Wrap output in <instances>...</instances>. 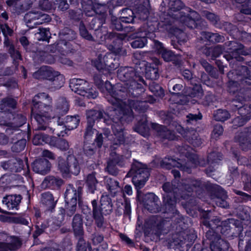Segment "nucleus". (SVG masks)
Wrapping results in <instances>:
<instances>
[{
	"label": "nucleus",
	"mask_w": 251,
	"mask_h": 251,
	"mask_svg": "<svg viewBox=\"0 0 251 251\" xmlns=\"http://www.w3.org/2000/svg\"><path fill=\"white\" fill-rule=\"evenodd\" d=\"M46 100L51 102L52 99L49 94L44 92L37 94L32 100L31 117L37 122V129L39 130H46L50 120L53 119L56 122L58 117L62 118L70 108L69 102L65 98L57 100L53 111L50 105L43 102Z\"/></svg>",
	"instance_id": "obj_1"
},
{
	"label": "nucleus",
	"mask_w": 251,
	"mask_h": 251,
	"mask_svg": "<svg viewBox=\"0 0 251 251\" xmlns=\"http://www.w3.org/2000/svg\"><path fill=\"white\" fill-rule=\"evenodd\" d=\"M83 187L80 184H69L66 186L64 194L65 207L59 208L58 218L60 222L64 221L65 217L70 218L75 213L77 209V204L81 203L83 199Z\"/></svg>",
	"instance_id": "obj_2"
},
{
	"label": "nucleus",
	"mask_w": 251,
	"mask_h": 251,
	"mask_svg": "<svg viewBox=\"0 0 251 251\" xmlns=\"http://www.w3.org/2000/svg\"><path fill=\"white\" fill-rule=\"evenodd\" d=\"M32 76L36 79L46 81L48 89L51 91L59 89L64 83L65 78L63 75L48 66L41 67L33 73Z\"/></svg>",
	"instance_id": "obj_3"
},
{
	"label": "nucleus",
	"mask_w": 251,
	"mask_h": 251,
	"mask_svg": "<svg viewBox=\"0 0 251 251\" xmlns=\"http://www.w3.org/2000/svg\"><path fill=\"white\" fill-rule=\"evenodd\" d=\"M100 205L98 206L96 200L92 201L93 207V218L96 224L99 227H101L103 224L104 216L110 215V196L109 195L102 194L100 199Z\"/></svg>",
	"instance_id": "obj_4"
},
{
	"label": "nucleus",
	"mask_w": 251,
	"mask_h": 251,
	"mask_svg": "<svg viewBox=\"0 0 251 251\" xmlns=\"http://www.w3.org/2000/svg\"><path fill=\"white\" fill-rule=\"evenodd\" d=\"M86 116L87 126L84 135L85 140H88L91 138L95 131L97 133H99L98 130L93 128L96 121L99 122L102 119L104 122L107 121L106 124L109 125L107 122L110 118V115L106 114L103 111L91 109L86 112Z\"/></svg>",
	"instance_id": "obj_5"
},
{
	"label": "nucleus",
	"mask_w": 251,
	"mask_h": 251,
	"mask_svg": "<svg viewBox=\"0 0 251 251\" xmlns=\"http://www.w3.org/2000/svg\"><path fill=\"white\" fill-rule=\"evenodd\" d=\"M94 17L91 20L90 25L91 28L96 31L100 33V38L104 40L110 39V32L108 31L107 28L103 26L105 24L107 17L106 9L95 14Z\"/></svg>",
	"instance_id": "obj_6"
},
{
	"label": "nucleus",
	"mask_w": 251,
	"mask_h": 251,
	"mask_svg": "<svg viewBox=\"0 0 251 251\" xmlns=\"http://www.w3.org/2000/svg\"><path fill=\"white\" fill-rule=\"evenodd\" d=\"M59 37L60 40L55 43L53 45L55 46V52L57 50L61 54L64 53V50L62 45L68 48L69 50H72V48L69 46L70 45V41H73L76 38L75 32L69 27H64L59 33Z\"/></svg>",
	"instance_id": "obj_7"
},
{
	"label": "nucleus",
	"mask_w": 251,
	"mask_h": 251,
	"mask_svg": "<svg viewBox=\"0 0 251 251\" xmlns=\"http://www.w3.org/2000/svg\"><path fill=\"white\" fill-rule=\"evenodd\" d=\"M109 2L110 0H107L106 4L99 0H94V1L92 0H82L81 5L86 16L93 17L95 14L105 10L106 6L108 8Z\"/></svg>",
	"instance_id": "obj_8"
},
{
	"label": "nucleus",
	"mask_w": 251,
	"mask_h": 251,
	"mask_svg": "<svg viewBox=\"0 0 251 251\" xmlns=\"http://www.w3.org/2000/svg\"><path fill=\"white\" fill-rule=\"evenodd\" d=\"M28 169V158H25V160L19 157H13L7 161L1 163V167L6 171L12 173H19L25 169Z\"/></svg>",
	"instance_id": "obj_9"
},
{
	"label": "nucleus",
	"mask_w": 251,
	"mask_h": 251,
	"mask_svg": "<svg viewBox=\"0 0 251 251\" xmlns=\"http://www.w3.org/2000/svg\"><path fill=\"white\" fill-rule=\"evenodd\" d=\"M103 142L104 138L102 133L98 132L93 143L84 142L83 148L84 155L88 159L94 158L96 152L102 147Z\"/></svg>",
	"instance_id": "obj_10"
},
{
	"label": "nucleus",
	"mask_w": 251,
	"mask_h": 251,
	"mask_svg": "<svg viewBox=\"0 0 251 251\" xmlns=\"http://www.w3.org/2000/svg\"><path fill=\"white\" fill-rule=\"evenodd\" d=\"M145 102H138L131 100L129 102L128 105H126L123 102L118 101V106L115 110H117L120 114H122L123 116L121 117L122 119L126 118V117H132V108L137 109L138 110H142L141 108L138 106H142L145 105Z\"/></svg>",
	"instance_id": "obj_11"
},
{
	"label": "nucleus",
	"mask_w": 251,
	"mask_h": 251,
	"mask_svg": "<svg viewBox=\"0 0 251 251\" xmlns=\"http://www.w3.org/2000/svg\"><path fill=\"white\" fill-rule=\"evenodd\" d=\"M139 167L138 169H135V164L132 166V170L136 173L132 178V182L137 189H140L143 187L146 182L147 181L149 176V172L147 169L141 168L142 165L139 163L137 164Z\"/></svg>",
	"instance_id": "obj_12"
},
{
	"label": "nucleus",
	"mask_w": 251,
	"mask_h": 251,
	"mask_svg": "<svg viewBox=\"0 0 251 251\" xmlns=\"http://www.w3.org/2000/svg\"><path fill=\"white\" fill-rule=\"evenodd\" d=\"M26 145V140L25 138V133L19 131L11 139V151L14 155H18L24 151Z\"/></svg>",
	"instance_id": "obj_13"
},
{
	"label": "nucleus",
	"mask_w": 251,
	"mask_h": 251,
	"mask_svg": "<svg viewBox=\"0 0 251 251\" xmlns=\"http://www.w3.org/2000/svg\"><path fill=\"white\" fill-rule=\"evenodd\" d=\"M7 116V119L10 121L7 126L13 127L18 132L22 131L19 130V128L25 124L26 117L23 114L12 112L10 110H8Z\"/></svg>",
	"instance_id": "obj_14"
},
{
	"label": "nucleus",
	"mask_w": 251,
	"mask_h": 251,
	"mask_svg": "<svg viewBox=\"0 0 251 251\" xmlns=\"http://www.w3.org/2000/svg\"><path fill=\"white\" fill-rule=\"evenodd\" d=\"M31 167L34 172L46 175L50 171L51 164L45 158H39L32 163Z\"/></svg>",
	"instance_id": "obj_15"
},
{
	"label": "nucleus",
	"mask_w": 251,
	"mask_h": 251,
	"mask_svg": "<svg viewBox=\"0 0 251 251\" xmlns=\"http://www.w3.org/2000/svg\"><path fill=\"white\" fill-rule=\"evenodd\" d=\"M80 118L78 115H67L65 118L58 117L56 123L58 126H63L65 130H72L78 126Z\"/></svg>",
	"instance_id": "obj_16"
},
{
	"label": "nucleus",
	"mask_w": 251,
	"mask_h": 251,
	"mask_svg": "<svg viewBox=\"0 0 251 251\" xmlns=\"http://www.w3.org/2000/svg\"><path fill=\"white\" fill-rule=\"evenodd\" d=\"M56 165L57 170L64 178L71 177V165H70V160L67 159V157L66 159L61 156L58 157L56 161Z\"/></svg>",
	"instance_id": "obj_17"
},
{
	"label": "nucleus",
	"mask_w": 251,
	"mask_h": 251,
	"mask_svg": "<svg viewBox=\"0 0 251 251\" xmlns=\"http://www.w3.org/2000/svg\"><path fill=\"white\" fill-rule=\"evenodd\" d=\"M57 201V200H54V197L50 192H44L41 194V202L47 212H54Z\"/></svg>",
	"instance_id": "obj_18"
},
{
	"label": "nucleus",
	"mask_w": 251,
	"mask_h": 251,
	"mask_svg": "<svg viewBox=\"0 0 251 251\" xmlns=\"http://www.w3.org/2000/svg\"><path fill=\"white\" fill-rule=\"evenodd\" d=\"M88 81L79 78H73L70 81L69 86L72 91L75 93L83 96L86 95V92L88 86H89Z\"/></svg>",
	"instance_id": "obj_19"
},
{
	"label": "nucleus",
	"mask_w": 251,
	"mask_h": 251,
	"mask_svg": "<svg viewBox=\"0 0 251 251\" xmlns=\"http://www.w3.org/2000/svg\"><path fill=\"white\" fill-rule=\"evenodd\" d=\"M22 200L21 195H9L4 197L2 202L5 204L8 210H18L20 203Z\"/></svg>",
	"instance_id": "obj_20"
},
{
	"label": "nucleus",
	"mask_w": 251,
	"mask_h": 251,
	"mask_svg": "<svg viewBox=\"0 0 251 251\" xmlns=\"http://www.w3.org/2000/svg\"><path fill=\"white\" fill-rule=\"evenodd\" d=\"M55 129L52 131V133L57 135L58 137L52 136L50 140V145L62 151H66L69 149V144L68 142L63 138L59 137L61 136V133H56L54 132ZM62 132V131H61Z\"/></svg>",
	"instance_id": "obj_21"
},
{
	"label": "nucleus",
	"mask_w": 251,
	"mask_h": 251,
	"mask_svg": "<svg viewBox=\"0 0 251 251\" xmlns=\"http://www.w3.org/2000/svg\"><path fill=\"white\" fill-rule=\"evenodd\" d=\"M63 180L52 176H48L45 177L41 185L44 188L55 189L59 188L63 184Z\"/></svg>",
	"instance_id": "obj_22"
},
{
	"label": "nucleus",
	"mask_w": 251,
	"mask_h": 251,
	"mask_svg": "<svg viewBox=\"0 0 251 251\" xmlns=\"http://www.w3.org/2000/svg\"><path fill=\"white\" fill-rule=\"evenodd\" d=\"M72 228L75 237H83L84 235L83 221L82 216L76 214L73 219Z\"/></svg>",
	"instance_id": "obj_23"
},
{
	"label": "nucleus",
	"mask_w": 251,
	"mask_h": 251,
	"mask_svg": "<svg viewBox=\"0 0 251 251\" xmlns=\"http://www.w3.org/2000/svg\"><path fill=\"white\" fill-rule=\"evenodd\" d=\"M102 55L100 54L97 58L92 60V64L100 73L104 75H110V65H108L104 61H102Z\"/></svg>",
	"instance_id": "obj_24"
},
{
	"label": "nucleus",
	"mask_w": 251,
	"mask_h": 251,
	"mask_svg": "<svg viewBox=\"0 0 251 251\" xmlns=\"http://www.w3.org/2000/svg\"><path fill=\"white\" fill-rule=\"evenodd\" d=\"M154 48L155 50L159 54H161L162 58L166 61H170L173 58V52L167 49H165L162 43L158 42V41H153Z\"/></svg>",
	"instance_id": "obj_25"
},
{
	"label": "nucleus",
	"mask_w": 251,
	"mask_h": 251,
	"mask_svg": "<svg viewBox=\"0 0 251 251\" xmlns=\"http://www.w3.org/2000/svg\"><path fill=\"white\" fill-rule=\"evenodd\" d=\"M199 14L195 11H191L188 16H182L180 21L187 26L193 28L196 25V21L198 20Z\"/></svg>",
	"instance_id": "obj_26"
},
{
	"label": "nucleus",
	"mask_w": 251,
	"mask_h": 251,
	"mask_svg": "<svg viewBox=\"0 0 251 251\" xmlns=\"http://www.w3.org/2000/svg\"><path fill=\"white\" fill-rule=\"evenodd\" d=\"M86 185L87 191L91 194H94L96 190L98 181L96 177V172H92L88 175L86 179Z\"/></svg>",
	"instance_id": "obj_27"
},
{
	"label": "nucleus",
	"mask_w": 251,
	"mask_h": 251,
	"mask_svg": "<svg viewBox=\"0 0 251 251\" xmlns=\"http://www.w3.org/2000/svg\"><path fill=\"white\" fill-rule=\"evenodd\" d=\"M51 136H49L43 132H40L35 134L33 138L32 142L35 145H41L44 144H49L50 145V138Z\"/></svg>",
	"instance_id": "obj_28"
},
{
	"label": "nucleus",
	"mask_w": 251,
	"mask_h": 251,
	"mask_svg": "<svg viewBox=\"0 0 251 251\" xmlns=\"http://www.w3.org/2000/svg\"><path fill=\"white\" fill-rule=\"evenodd\" d=\"M17 100L11 97H7L2 99L0 102V109L7 112V108L14 109L17 107Z\"/></svg>",
	"instance_id": "obj_29"
},
{
	"label": "nucleus",
	"mask_w": 251,
	"mask_h": 251,
	"mask_svg": "<svg viewBox=\"0 0 251 251\" xmlns=\"http://www.w3.org/2000/svg\"><path fill=\"white\" fill-rule=\"evenodd\" d=\"M67 159L70 160V163H73V171H71L72 174L75 176L78 175L80 171V168L77 158L73 154V150L72 149L69 150Z\"/></svg>",
	"instance_id": "obj_30"
},
{
	"label": "nucleus",
	"mask_w": 251,
	"mask_h": 251,
	"mask_svg": "<svg viewBox=\"0 0 251 251\" xmlns=\"http://www.w3.org/2000/svg\"><path fill=\"white\" fill-rule=\"evenodd\" d=\"M176 131L181 134L183 136L186 137L187 140H188L190 142H191L194 146H198V145L197 144L196 142H195L194 139V137H192L190 139V136L193 135L194 136V138L197 137V133L196 131L194 130H185L183 127H182L180 126H178L176 127Z\"/></svg>",
	"instance_id": "obj_31"
},
{
	"label": "nucleus",
	"mask_w": 251,
	"mask_h": 251,
	"mask_svg": "<svg viewBox=\"0 0 251 251\" xmlns=\"http://www.w3.org/2000/svg\"><path fill=\"white\" fill-rule=\"evenodd\" d=\"M95 84L97 86L98 89L103 93H106V95H110V81L106 80L104 84L103 81L99 78H94Z\"/></svg>",
	"instance_id": "obj_32"
},
{
	"label": "nucleus",
	"mask_w": 251,
	"mask_h": 251,
	"mask_svg": "<svg viewBox=\"0 0 251 251\" xmlns=\"http://www.w3.org/2000/svg\"><path fill=\"white\" fill-rule=\"evenodd\" d=\"M134 13L133 11L129 9H125L121 11V16L120 20L125 23H131L134 20Z\"/></svg>",
	"instance_id": "obj_33"
},
{
	"label": "nucleus",
	"mask_w": 251,
	"mask_h": 251,
	"mask_svg": "<svg viewBox=\"0 0 251 251\" xmlns=\"http://www.w3.org/2000/svg\"><path fill=\"white\" fill-rule=\"evenodd\" d=\"M22 243L20 239L13 236L11 237V240L9 243H6L7 251H16L21 248Z\"/></svg>",
	"instance_id": "obj_34"
},
{
	"label": "nucleus",
	"mask_w": 251,
	"mask_h": 251,
	"mask_svg": "<svg viewBox=\"0 0 251 251\" xmlns=\"http://www.w3.org/2000/svg\"><path fill=\"white\" fill-rule=\"evenodd\" d=\"M78 237L79 239L76 246V251H91V244L88 242H86L83 237Z\"/></svg>",
	"instance_id": "obj_35"
},
{
	"label": "nucleus",
	"mask_w": 251,
	"mask_h": 251,
	"mask_svg": "<svg viewBox=\"0 0 251 251\" xmlns=\"http://www.w3.org/2000/svg\"><path fill=\"white\" fill-rule=\"evenodd\" d=\"M21 0H6V4L8 7H13L17 13H21L24 9V5L20 2Z\"/></svg>",
	"instance_id": "obj_36"
},
{
	"label": "nucleus",
	"mask_w": 251,
	"mask_h": 251,
	"mask_svg": "<svg viewBox=\"0 0 251 251\" xmlns=\"http://www.w3.org/2000/svg\"><path fill=\"white\" fill-rule=\"evenodd\" d=\"M79 30L80 36L84 39L88 41H93V37L91 34L89 33V31L85 27L83 21H80L79 25Z\"/></svg>",
	"instance_id": "obj_37"
},
{
	"label": "nucleus",
	"mask_w": 251,
	"mask_h": 251,
	"mask_svg": "<svg viewBox=\"0 0 251 251\" xmlns=\"http://www.w3.org/2000/svg\"><path fill=\"white\" fill-rule=\"evenodd\" d=\"M236 2L242 3L240 8L241 12L251 15V0L243 2L242 0H236Z\"/></svg>",
	"instance_id": "obj_38"
},
{
	"label": "nucleus",
	"mask_w": 251,
	"mask_h": 251,
	"mask_svg": "<svg viewBox=\"0 0 251 251\" xmlns=\"http://www.w3.org/2000/svg\"><path fill=\"white\" fill-rule=\"evenodd\" d=\"M214 118L217 121H224L229 117V114L226 110L219 109L214 114Z\"/></svg>",
	"instance_id": "obj_39"
},
{
	"label": "nucleus",
	"mask_w": 251,
	"mask_h": 251,
	"mask_svg": "<svg viewBox=\"0 0 251 251\" xmlns=\"http://www.w3.org/2000/svg\"><path fill=\"white\" fill-rule=\"evenodd\" d=\"M148 198L152 199L153 200L152 201H151V205L153 207V208H151L150 207H147V209L151 212L155 213L159 211L158 206L157 204L156 203L157 201L158 200V198L153 193H149L148 194Z\"/></svg>",
	"instance_id": "obj_40"
},
{
	"label": "nucleus",
	"mask_w": 251,
	"mask_h": 251,
	"mask_svg": "<svg viewBox=\"0 0 251 251\" xmlns=\"http://www.w3.org/2000/svg\"><path fill=\"white\" fill-rule=\"evenodd\" d=\"M147 39L144 36L136 39L134 41L131 43V45L133 48H141L145 46L147 43Z\"/></svg>",
	"instance_id": "obj_41"
},
{
	"label": "nucleus",
	"mask_w": 251,
	"mask_h": 251,
	"mask_svg": "<svg viewBox=\"0 0 251 251\" xmlns=\"http://www.w3.org/2000/svg\"><path fill=\"white\" fill-rule=\"evenodd\" d=\"M190 97L196 98L198 99H201L203 95V92L201 86L200 85L196 84L193 88V92L188 93Z\"/></svg>",
	"instance_id": "obj_42"
},
{
	"label": "nucleus",
	"mask_w": 251,
	"mask_h": 251,
	"mask_svg": "<svg viewBox=\"0 0 251 251\" xmlns=\"http://www.w3.org/2000/svg\"><path fill=\"white\" fill-rule=\"evenodd\" d=\"M113 132H115V129H113ZM114 136L116 140L114 139L113 144L116 146H118L121 144L124 141V134L121 128L117 129L116 133H114Z\"/></svg>",
	"instance_id": "obj_43"
},
{
	"label": "nucleus",
	"mask_w": 251,
	"mask_h": 251,
	"mask_svg": "<svg viewBox=\"0 0 251 251\" xmlns=\"http://www.w3.org/2000/svg\"><path fill=\"white\" fill-rule=\"evenodd\" d=\"M54 4L55 8H57L62 11L67 10L69 7L67 0H55Z\"/></svg>",
	"instance_id": "obj_44"
},
{
	"label": "nucleus",
	"mask_w": 251,
	"mask_h": 251,
	"mask_svg": "<svg viewBox=\"0 0 251 251\" xmlns=\"http://www.w3.org/2000/svg\"><path fill=\"white\" fill-rule=\"evenodd\" d=\"M186 157L189 159V164H193L194 167L196 166L197 165L201 164L199 162L198 156L194 153H189L188 152H183Z\"/></svg>",
	"instance_id": "obj_45"
},
{
	"label": "nucleus",
	"mask_w": 251,
	"mask_h": 251,
	"mask_svg": "<svg viewBox=\"0 0 251 251\" xmlns=\"http://www.w3.org/2000/svg\"><path fill=\"white\" fill-rule=\"evenodd\" d=\"M3 35L4 36L3 44L4 47L7 49L8 52L9 51L10 52L14 51L15 46L12 41L9 39L8 37H7V36L5 35L4 31H3Z\"/></svg>",
	"instance_id": "obj_46"
},
{
	"label": "nucleus",
	"mask_w": 251,
	"mask_h": 251,
	"mask_svg": "<svg viewBox=\"0 0 251 251\" xmlns=\"http://www.w3.org/2000/svg\"><path fill=\"white\" fill-rule=\"evenodd\" d=\"M86 90V95H84L83 97H86L89 99H95L98 95V93L95 90L93 89L89 85Z\"/></svg>",
	"instance_id": "obj_47"
},
{
	"label": "nucleus",
	"mask_w": 251,
	"mask_h": 251,
	"mask_svg": "<svg viewBox=\"0 0 251 251\" xmlns=\"http://www.w3.org/2000/svg\"><path fill=\"white\" fill-rule=\"evenodd\" d=\"M40 34L41 35V39L44 41H48L50 38V32L49 29L42 28L40 29Z\"/></svg>",
	"instance_id": "obj_48"
},
{
	"label": "nucleus",
	"mask_w": 251,
	"mask_h": 251,
	"mask_svg": "<svg viewBox=\"0 0 251 251\" xmlns=\"http://www.w3.org/2000/svg\"><path fill=\"white\" fill-rule=\"evenodd\" d=\"M78 207L81 212L85 215L91 213V208L84 202L83 199L81 200V204L79 205L78 204Z\"/></svg>",
	"instance_id": "obj_49"
},
{
	"label": "nucleus",
	"mask_w": 251,
	"mask_h": 251,
	"mask_svg": "<svg viewBox=\"0 0 251 251\" xmlns=\"http://www.w3.org/2000/svg\"><path fill=\"white\" fill-rule=\"evenodd\" d=\"M12 221L13 223L17 224H21L25 226H28L29 224L28 220L21 216L13 217Z\"/></svg>",
	"instance_id": "obj_50"
},
{
	"label": "nucleus",
	"mask_w": 251,
	"mask_h": 251,
	"mask_svg": "<svg viewBox=\"0 0 251 251\" xmlns=\"http://www.w3.org/2000/svg\"><path fill=\"white\" fill-rule=\"evenodd\" d=\"M8 53L10 54L11 58H13V61L14 62L15 64H16V62L17 60H22V57L21 54V53L19 51L16 50L15 48H14V50L13 52H10L9 51Z\"/></svg>",
	"instance_id": "obj_51"
},
{
	"label": "nucleus",
	"mask_w": 251,
	"mask_h": 251,
	"mask_svg": "<svg viewBox=\"0 0 251 251\" xmlns=\"http://www.w3.org/2000/svg\"><path fill=\"white\" fill-rule=\"evenodd\" d=\"M69 18L76 22H78L81 19V15L74 10H70L69 11Z\"/></svg>",
	"instance_id": "obj_52"
},
{
	"label": "nucleus",
	"mask_w": 251,
	"mask_h": 251,
	"mask_svg": "<svg viewBox=\"0 0 251 251\" xmlns=\"http://www.w3.org/2000/svg\"><path fill=\"white\" fill-rule=\"evenodd\" d=\"M39 5L43 10H49L51 8V4L49 0H40Z\"/></svg>",
	"instance_id": "obj_53"
},
{
	"label": "nucleus",
	"mask_w": 251,
	"mask_h": 251,
	"mask_svg": "<svg viewBox=\"0 0 251 251\" xmlns=\"http://www.w3.org/2000/svg\"><path fill=\"white\" fill-rule=\"evenodd\" d=\"M202 117L201 114L198 115L189 114L187 116V121L189 123L194 124L198 120H200Z\"/></svg>",
	"instance_id": "obj_54"
},
{
	"label": "nucleus",
	"mask_w": 251,
	"mask_h": 251,
	"mask_svg": "<svg viewBox=\"0 0 251 251\" xmlns=\"http://www.w3.org/2000/svg\"><path fill=\"white\" fill-rule=\"evenodd\" d=\"M2 33H3V31H4V33L5 35L8 36H12L13 34L14 31L7 24H2Z\"/></svg>",
	"instance_id": "obj_55"
},
{
	"label": "nucleus",
	"mask_w": 251,
	"mask_h": 251,
	"mask_svg": "<svg viewBox=\"0 0 251 251\" xmlns=\"http://www.w3.org/2000/svg\"><path fill=\"white\" fill-rule=\"evenodd\" d=\"M117 164L121 165L120 157L115 152L111 153V166L112 165H116Z\"/></svg>",
	"instance_id": "obj_56"
},
{
	"label": "nucleus",
	"mask_w": 251,
	"mask_h": 251,
	"mask_svg": "<svg viewBox=\"0 0 251 251\" xmlns=\"http://www.w3.org/2000/svg\"><path fill=\"white\" fill-rule=\"evenodd\" d=\"M35 228V230L33 233L32 237L35 240L36 239L38 240V237L45 232L43 231L42 229L40 228V226L38 225H36Z\"/></svg>",
	"instance_id": "obj_57"
},
{
	"label": "nucleus",
	"mask_w": 251,
	"mask_h": 251,
	"mask_svg": "<svg viewBox=\"0 0 251 251\" xmlns=\"http://www.w3.org/2000/svg\"><path fill=\"white\" fill-rule=\"evenodd\" d=\"M19 42L24 48H26L29 45V42L27 38L25 36H22L18 39Z\"/></svg>",
	"instance_id": "obj_58"
},
{
	"label": "nucleus",
	"mask_w": 251,
	"mask_h": 251,
	"mask_svg": "<svg viewBox=\"0 0 251 251\" xmlns=\"http://www.w3.org/2000/svg\"><path fill=\"white\" fill-rule=\"evenodd\" d=\"M43 158L46 157L51 160H54L55 159L54 154L49 150H44L43 151Z\"/></svg>",
	"instance_id": "obj_59"
},
{
	"label": "nucleus",
	"mask_w": 251,
	"mask_h": 251,
	"mask_svg": "<svg viewBox=\"0 0 251 251\" xmlns=\"http://www.w3.org/2000/svg\"><path fill=\"white\" fill-rule=\"evenodd\" d=\"M9 142L8 137L4 133H0V145H6Z\"/></svg>",
	"instance_id": "obj_60"
},
{
	"label": "nucleus",
	"mask_w": 251,
	"mask_h": 251,
	"mask_svg": "<svg viewBox=\"0 0 251 251\" xmlns=\"http://www.w3.org/2000/svg\"><path fill=\"white\" fill-rule=\"evenodd\" d=\"M223 127L220 125H217L215 126L213 130V134L216 137L219 136L223 133Z\"/></svg>",
	"instance_id": "obj_61"
},
{
	"label": "nucleus",
	"mask_w": 251,
	"mask_h": 251,
	"mask_svg": "<svg viewBox=\"0 0 251 251\" xmlns=\"http://www.w3.org/2000/svg\"><path fill=\"white\" fill-rule=\"evenodd\" d=\"M103 240V237L101 235H98L95 236L93 239L92 242L94 245H98L99 244H100Z\"/></svg>",
	"instance_id": "obj_62"
},
{
	"label": "nucleus",
	"mask_w": 251,
	"mask_h": 251,
	"mask_svg": "<svg viewBox=\"0 0 251 251\" xmlns=\"http://www.w3.org/2000/svg\"><path fill=\"white\" fill-rule=\"evenodd\" d=\"M155 217H152L150 219L149 221L146 222L145 225V227H149L152 228L153 226H154L156 224V222L155 221Z\"/></svg>",
	"instance_id": "obj_63"
},
{
	"label": "nucleus",
	"mask_w": 251,
	"mask_h": 251,
	"mask_svg": "<svg viewBox=\"0 0 251 251\" xmlns=\"http://www.w3.org/2000/svg\"><path fill=\"white\" fill-rule=\"evenodd\" d=\"M216 204L218 206L226 208L228 206V204L226 201L220 199H218L216 201Z\"/></svg>",
	"instance_id": "obj_64"
}]
</instances>
